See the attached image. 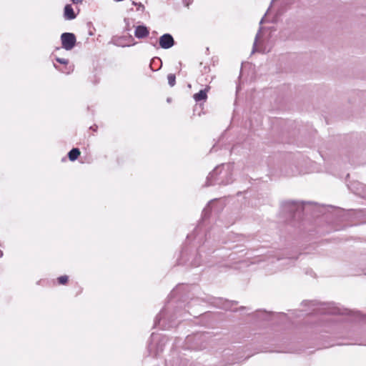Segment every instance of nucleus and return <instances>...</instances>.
<instances>
[{"label": "nucleus", "instance_id": "obj_1", "mask_svg": "<svg viewBox=\"0 0 366 366\" xmlns=\"http://www.w3.org/2000/svg\"><path fill=\"white\" fill-rule=\"evenodd\" d=\"M233 166L230 164H222L216 167L208 177V181L215 179L219 184H227L232 181Z\"/></svg>", "mask_w": 366, "mask_h": 366}, {"label": "nucleus", "instance_id": "obj_2", "mask_svg": "<svg viewBox=\"0 0 366 366\" xmlns=\"http://www.w3.org/2000/svg\"><path fill=\"white\" fill-rule=\"evenodd\" d=\"M62 46L66 50H71L76 43V37L74 34L64 33L61 36Z\"/></svg>", "mask_w": 366, "mask_h": 366}, {"label": "nucleus", "instance_id": "obj_3", "mask_svg": "<svg viewBox=\"0 0 366 366\" xmlns=\"http://www.w3.org/2000/svg\"><path fill=\"white\" fill-rule=\"evenodd\" d=\"M270 51V48H267L266 46H263V40L261 36V31L257 33L254 43V51H259L262 53L269 52Z\"/></svg>", "mask_w": 366, "mask_h": 366}, {"label": "nucleus", "instance_id": "obj_4", "mask_svg": "<svg viewBox=\"0 0 366 366\" xmlns=\"http://www.w3.org/2000/svg\"><path fill=\"white\" fill-rule=\"evenodd\" d=\"M174 43L173 37L169 34L162 35L159 39V45L163 49L171 48Z\"/></svg>", "mask_w": 366, "mask_h": 366}, {"label": "nucleus", "instance_id": "obj_5", "mask_svg": "<svg viewBox=\"0 0 366 366\" xmlns=\"http://www.w3.org/2000/svg\"><path fill=\"white\" fill-rule=\"evenodd\" d=\"M56 61L57 62L64 65V66L63 68H60V67L57 66L56 64H54V67L56 69L59 70L61 72L68 74H70L73 71V69H74L73 66H67V64H68L67 59L57 57V58H56Z\"/></svg>", "mask_w": 366, "mask_h": 366}, {"label": "nucleus", "instance_id": "obj_6", "mask_svg": "<svg viewBox=\"0 0 366 366\" xmlns=\"http://www.w3.org/2000/svg\"><path fill=\"white\" fill-rule=\"evenodd\" d=\"M149 33V30L145 26H138L135 29L134 35L138 39H142L147 37Z\"/></svg>", "mask_w": 366, "mask_h": 366}, {"label": "nucleus", "instance_id": "obj_7", "mask_svg": "<svg viewBox=\"0 0 366 366\" xmlns=\"http://www.w3.org/2000/svg\"><path fill=\"white\" fill-rule=\"evenodd\" d=\"M64 17L68 20L74 19L76 17L74 9L70 4H67L64 7Z\"/></svg>", "mask_w": 366, "mask_h": 366}, {"label": "nucleus", "instance_id": "obj_8", "mask_svg": "<svg viewBox=\"0 0 366 366\" xmlns=\"http://www.w3.org/2000/svg\"><path fill=\"white\" fill-rule=\"evenodd\" d=\"M208 89L200 90L198 93L194 94V99L196 102H199L207 99Z\"/></svg>", "mask_w": 366, "mask_h": 366}, {"label": "nucleus", "instance_id": "obj_9", "mask_svg": "<svg viewBox=\"0 0 366 366\" xmlns=\"http://www.w3.org/2000/svg\"><path fill=\"white\" fill-rule=\"evenodd\" d=\"M79 155H80V152H79V149H76V148L72 149L69 152V158L71 161L76 160Z\"/></svg>", "mask_w": 366, "mask_h": 366}, {"label": "nucleus", "instance_id": "obj_10", "mask_svg": "<svg viewBox=\"0 0 366 366\" xmlns=\"http://www.w3.org/2000/svg\"><path fill=\"white\" fill-rule=\"evenodd\" d=\"M168 83L171 86H173L175 84L176 82V77L175 75L173 74H169L167 76Z\"/></svg>", "mask_w": 366, "mask_h": 366}, {"label": "nucleus", "instance_id": "obj_11", "mask_svg": "<svg viewBox=\"0 0 366 366\" xmlns=\"http://www.w3.org/2000/svg\"><path fill=\"white\" fill-rule=\"evenodd\" d=\"M59 284L64 285L68 281V277L66 275L61 276L58 278Z\"/></svg>", "mask_w": 366, "mask_h": 366}, {"label": "nucleus", "instance_id": "obj_12", "mask_svg": "<svg viewBox=\"0 0 366 366\" xmlns=\"http://www.w3.org/2000/svg\"><path fill=\"white\" fill-rule=\"evenodd\" d=\"M133 4L137 6L138 11H144V6L142 3H136L133 2Z\"/></svg>", "mask_w": 366, "mask_h": 366}, {"label": "nucleus", "instance_id": "obj_13", "mask_svg": "<svg viewBox=\"0 0 366 366\" xmlns=\"http://www.w3.org/2000/svg\"><path fill=\"white\" fill-rule=\"evenodd\" d=\"M74 4H78L79 2L81 1L82 0H71Z\"/></svg>", "mask_w": 366, "mask_h": 366}, {"label": "nucleus", "instance_id": "obj_14", "mask_svg": "<svg viewBox=\"0 0 366 366\" xmlns=\"http://www.w3.org/2000/svg\"><path fill=\"white\" fill-rule=\"evenodd\" d=\"M264 21V19H262V20L260 21V24H262Z\"/></svg>", "mask_w": 366, "mask_h": 366}]
</instances>
